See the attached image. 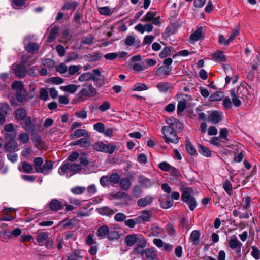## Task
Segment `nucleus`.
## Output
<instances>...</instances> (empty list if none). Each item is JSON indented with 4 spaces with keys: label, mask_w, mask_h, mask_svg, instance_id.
I'll return each mask as SVG.
<instances>
[{
    "label": "nucleus",
    "mask_w": 260,
    "mask_h": 260,
    "mask_svg": "<svg viewBox=\"0 0 260 260\" xmlns=\"http://www.w3.org/2000/svg\"><path fill=\"white\" fill-rule=\"evenodd\" d=\"M16 96L19 102H25L32 99L34 96H29L25 89H21L20 90L16 91Z\"/></svg>",
    "instance_id": "obj_9"
},
{
    "label": "nucleus",
    "mask_w": 260,
    "mask_h": 260,
    "mask_svg": "<svg viewBox=\"0 0 260 260\" xmlns=\"http://www.w3.org/2000/svg\"><path fill=\"white\" fill-rule=\"evenodd\" d=\"M25 4V0H12V6L14 9H19Z\"/></svg>",
    "instance_id": "obj_51"
},
{
    "label": "nucleus",
    "mask_w": 260,
    "mask_h": 260,
    "mask_svg": "<svg viewBox=\"0 0 260 260\" xmlns=\"http://www.w3.org/2000/svg\"><path fill=\"white\" fill-rule=\"evenodd\" d=\"M137 234L128 235L124 238V242L126 246H132L137 242Z\"/></svg>",
    "instance_id": "obj_30"
},
{
    "label": "nucleus",
    "mask_w": 260,
    "mask_h": 260,
    "mask_svg": "<svg viewBox=\"0 0 260 260\" xmlns=\"http://www.w3.org/2000/svg\"><path fill=\"white\" fill-rule=\"evenodd\" d=\"M22 233L21 230L19 228H16L12 231H6L4 233V234L7 235V237L8 238H11V237H18L21 235Z\"/></svg>",
    "instance_id": "obj_46"
},
{
    "label": "nucleus",
    "mask_w": 260,
    "mask_h": 260,
    "mask_svg": "<svg viewBox=\"0 0 260 260\" xmlns=\"http://www.w3.org/2000/svg\"><path fill=\"white\" fill-rule=\"evenodd\" d=\"M186 101L185 100L179 101L177 105V114L181 115V113L185 109L186 107Z\"/></svg>",
    "instance_id": "obj_49"
},
{
    "label": "nucleus",
    "mask_w": 260,
    "mask_h": 260,
    "mask_svg": "<svg viewBox=\"0 0 260 260\" xmlns=\"http://www.w3.org/2000/svg\"><path fill=\"white\" fill-rule=\"evenodd\" d=\"M164 135V138L166 143L177 144L179 142V138L175 131L171 127L164 126L161 130Z\"/></svg>",
    "instance_id": "obj_4"
},
{
    "label": "nucleus",
    "mask_w": 260,
    "mask_h": 260,
    "mask_svg": "<svg viewBox=\"0 0 260 260\" xmlns=\"http://www.w3.org/2000/svg\"><path fill=\"white\" fill-rule=\"evenodd\" d=\"M115 199H123L125 201H129L131 200V197L127 193L119 191L115 194Z\"/></svg>",
    "instance_id": "obj_38"
},
{
    "label": "nucleus",
    "mask_w": 260,
    "mask_h": 260,
    "mask_svg": "<svg viewBox=\"0 0 260 260\" xmlns=\"http://www.w3.org/2000/svg\"><path fill=\"white\" fill-rule=\"evenodd\" d=\"M155 14L152 11H148L147 14L145 15L142 19V21H145L146 22H150L153 19Z\"/></svg>",
    "instance_id": "obj_59"
},
{
    "label": "nucleus",
    "mask_w": 260,
    "mask_h": 260,
    "mask_svg": "<svg viewBox=\"0 0 260 260\" xmlns=\"http://www.w3.org/2000/svg\"><path fill=\"white\" fill-rule=\"evenodd\" d=\"M49 238V233L47 232H42L38 234L36 240L40 244V245L42 246L44 242Z\"/></svg>",
    "instance_id": "obj_32"
},
{
    "label": "nucleus",
    "mask_w": 260,
    "mask_h": 260,
    "mask_svg": "<svg viewBox=\"0 0 260 260\" xmlns=\"http://www.w3.org/2000/svg\"><path fill=\"white\" fill-rule=\"evenodd\" d=\"M119 185L122 189L125 191L128 190L131 186L129 179L128 178L121 179L119 182Z\"/></svg>",
    "instance_id": "obj_34"
},
{
    "label": "nucleus",
    "mask_w": 260,
    "mask_h": 260,
    "mask_svg": "<svg viewBox=\"0 0 260 260\" xmlns=\"http://www.w3.org/2000/svg\"><path fill=\"white\" fill-rule=\"evenodd\" d=\"M86 190L84 187L76 186L71 189V192L74 194H82Z\"/></svg>",
    "instance_id": "obj_57"
},
{
    "label": "nucleus",
    "mask_w": 260,
    "mask_h": 260,
    "mask_svg": "<svg viewBox=\"0 0 260 260\" xmlns=\"http://www.w3.org/2000/svg\"><path fill=\"white\" fill-rule=\"evenodd\" d=\"M192 191V188L187 187L183 189L181 194L182 201L188 205L191 211H193L197 206L195 198L191 195Z\"/></svg>",
    "instance_id": "obj_3"
},
{
    "label": "nucleus",
    "mask_w": 260,
    "mask_h": 260,
    "mask_svg": "<svg viewBox=\"0 0 260 260\" xmlns=\"http://www.w3.org/2000/svg\"><path fill=\"white\" fill-rule=\"evenodd\" d=\"M100 183L101 186L104 187H108L111 183H114V174L110 175H105L102 176L100 179Z\"/></svg>",
    "instance_id": "obj_12"
},
{
    "label": "nucleus",
    "mask_w": 260,
    "mask_h": 260,
    "mask_svg": "<svg viewBox=\"0 0 260 260\" xmlns=\"http://www.w3.org/2000/svg\"><path fill=\"white\" fill-rule=\"evenodd\" d=\"M39 98L41 100L47 101L49 99L48 91L45 88H42L40 90Z\"/></svg>",
    "instance_id": "obj_54"
},
{
    "label": "nucleus",
    "mask_w": 260,
    "mask_h": 260,
    "mask_svg": "<svg viewBox=\"0 0 260 260\" xmlns=\"http://www.w3.org/2000/svg\"><path fill=\"white\" fill-rule=\"evenodd\" d=\"M201 233L199 230H194L190 234L189 240L192 242V245L197 246L199 244Z\"/></svg>",
    "instance_id": "obj_17"
},
{
    "label": "nucleus",
    "mask_w": 260,
    "mask_h": 260,
    "mask_svg": "<svg viewBox=\"0 0 260 260\" xmlns=\"http://www.w3.org/2000/svg\"><path fill=\"white\" fill-rule=\"evenodd\" d=\"M5 149L8 152H14L18 150V144L13 139L9 140L5 143Z\"/></svg>",
    "instance_id": "obj_19"
},
{
    "label": "nucleus",
    "mask_w": 260,
    "mask_h": 260,
    "mask_svg": "<svg viewBox=\"0 0 260 260\" xmlns=\"http://www.w3.org/2000/svg\"><path fill=\"white\" fill-rule=\"evenodd\" d=\"M142 214L137 217V220L139 223L148 222L152 216V212L149 210H144L142 212Z\"/></svg>",
    "instance_id": "obj_18"
},
{
    "label": "nucleus",
    "mask_w": 260,
    "mask_h": 260,
    "mask_svg": "<svg viewBox=\"0 0 260 260\" xmlns=\"http://www.w3.org/2000/svg\"><path fill=\"white\" fill-rule=\"evenodd\" d=\"M10 110V107L8 103H2L0 104V113L2 114H3L4 116L8 114V112Z\"/></svg>",
    "instance_id": "obj_48"
},
{
    "label": "nucleus",
    "mask_w": 260,
    "mask_h": 260,
    "mask_svg": "<svg viewBox=\"0 0 260 260\" xmlns=\"http://www.w3.org/2000/svg\"><path fill=\"white\" fill-rule=\"evenodd\" d=\"M89 137L88 131L85 129H78L75 130L73 133L71 134L70 137L72 139L77 138L80 137Z\"/></svg>",
    "instance_id": "obj_22"
},
{
    "label": "nucleus",
    "mask_w": 260,
    "mask_h": 260,
    "mask_svg": "<svg viewBox=\"0 0 260 260\" xmlns=\"http://www.w3.org/2000/svg\"><path fill=\"white\" fill-rule=\"evenodd\" d=\"M18 140L20 143L26 144L29 140V136L26 133H23L19 135Z\"/></svg>",
    "instance_id": "obj_53"
},
{
    "label": "nucleus",
    "mask_w": 260,
    "mask_h": 260,
    "mask_svg": "<svg viewBox=\"0 0 260 260\" xmlns=\"http://www.w3.org/2000/svg\"><path fill=\"white\" fill-rule=\"evenodd\" d=\"M221 113L218 111H212L208 115V120L210 121L213 124H218L221 120Z\"/></svg>",
    "instance_id": "obj_13"
},
{
    "label": "nucleus",
    "mask_w": 260,
    "mask_h": 260,
    "mask_svg": "<svg viewBox=\"0 0 260 260\" xmlns=\"http://www.w3.org/2000/svg\"><path fill=\"white\" fill-rule=\"evenodd\" d=\"M133 195L135 198H139L141 196L142 191L139 185L135 186L132 190Z\"/></svg>",
    "instance_id": "obj_62"
},
{
    "label": "nucleus",
    "mask_w": 260,
    "mask_h": 260,
    "mask_svg": "<svg viewBox=\"0 0 260 260\" xmlns=\"http://www.w3.org/2000/svg\"><path fill=\"white\" fill-rule=\"evenodd\" d=\"M202 38H204V35L202 26L197 27L196 30L190 36V39L193 41H197Z\"/></svg>",
    "instance_id": "obj_24"
},
{
    "label": "nucleus",
    "mask_w": 260,
    "mask_h": 260,
    "mask_svg": "<svg viewBox=\"0 0 260 260\" xmlns=\"http://www.w3.org/2000/svg\"><path fill=\"white\" fill-rule=\"evenodd\" d=\"M171 54V48L169 47H165L159 53V57L161 58H164L170 55Z\"/></svg>",
    "instance_id": "obj_63"
},
{
    "label": "nucleus",
    "mask_w": 260,
    "mask_h": 260,
    "mask_svg": "<svg viewBox=\"0 0 260 260\" xmlns=\"http://www.w3.org/2000/svg\"><path fill=\"white\" fill-rule=\"evenodd\" d=\"M48 206L50 210L57 211L62 209L63 204L57 199H52L49 203Z\"/></svg>",
    "instance_id": "obj_14"
},
{
    "label": "nucleus",
    "mask_w": 260,
    "mask_h": 260,
    "mask_svg": "<svg viewBox=\"0 0 260 260\" xmlns=\"http://www.w3.org/2000/svg\"><path fill=\"white\" fill-rule=\"evenodd\" d=\"M230 91L231 96H236L242 100H246L247 99L248 90L243 86L240 85L237 89H232Z\"/></svg>",
    "instance_id": "obj_5"
},
{
    "label": "nucleus",
    "mask_w": 260,
    "mask_h": 260,
    "mask_svg": "<svg viewBox=\"0 0 260 260\" xmlns=\"http://www.w3.org/2000/svg\"><path fill=\"white\" fill-rule=\"evenodd\" d=\"M212 56L213 58L216 60L224 62L226 60V57L224 55L222 51H217L215 53L212 54Z\"/></svg>",
    "instance_id": "obj_39"
},
{
    "label": "nucleus",
    "mask_w": 260,
    "mask_h": 260,
    "mask_svg": "<svg viewBox=\"0 0 260 260\" xmlns=\"http://www.w3.org/2000/svg\"><path fill=\"white\" fill-rule=\"evenodd\" d=\"M185 148L187 152L191 155L197 156L198 153L195 147L189 141L188 138H187L185 141Z\"/></svg>",
    "instance_id": "obj_26"
},
{
    "label": "nucleus",
    "mask_w": 260,
    "mask_h": 260,
    "mask_svg": "<svg viewBox=\"0 0 260 260\" xmlns=\"http://www.w3.org/2000/svg\"><path fill=\"white\" fill-rule=\"evenodd\" d=\"M251 255L256 260L260 259V250L255 246H252Z\"/></svg>",
    "instance_id": "obj_64"
},
{
    "label": "nucleus",
    "mask_w": 260,
    "mask_h": 260,
    "mask_svg": "<svg viewBox=\"0 0 260 260\" xmlns=\"http://www.w3.org/2000/svg\"><path fill=\"white\" fill-rule=\"evenodd\" d=\"M93 148L99 151L112 153L114 152V146L111 145H106L102 142L95 143L92 145Z\"/></svg>",
    "instance_id": "obj_6"
},
{
    "label": "nucleus",
    "mask_w": 260,
    "mask_h": 260,
    "mask_svg": "<svg viewBox=\"0 0 260 260\" xmlns=\"http://www.w3.org/2000/svg\"><path fill=\"white\" fill-rule=\"evenodd\" d=\"M222 186L227 194L231 196L232 194V185L229 180H225L222 183Z\"/></svg>",
    "instance_id": "obj_42"
},
{
    "label": "nucleus",
    "mask_w": 260,
    "mask_h": 260,
    "mask_svg": "<svg viewBox=\"0 0 260 260\" xmlns=\"http://www.w3.org/2000/svg\"><path fill=\"white\" fill-rule=\"evenodd\" d=\"M82 167L80 164H72L69 162H63L58 169V173L62 176L69 178L81 171Z\"/></svg>",
    "instance_id": "obj_2"
},
{
    "label": "nucleus",
    "mask_w": 260,
    "mask_h": 260,
    "mask_svg": "<svg viewBox=\"0 0 260 260\" xmlns=\"http://www.w3.org/2000/svg\"><path fill=\"white\" fill-rule=\"evenodd\" d=\"M152 201L153 197L150 196H147L145 198L139 199L137 202V204L139 207H144L150 205Z\"/></svg>",
    "instance_id": "obj_20"
},
{
    "label": "nucleus",
    "mask_w": 260,
    "mask_h": 260,
    "mask_svg": "<svg viewBox=\"0 0 260 260\" xmlns=\"http://www.w3.org/2000/svg\"><path fill=\"white\" fill-rule=\"evenodd\" d=\"M12 88L16 90V91L24 89L23 83L21 81H15L12 85Z\"/></svg>",
    "instance_id": "obj_58"
},
{
    "label": "nucleus",
    "mask_w": 260,
    "mask_h": 260,
    "mask_svg": "<svg viewBox=\"0 0 260 260\" xmlns=\"http://www.w3.org/2000/svg\"><path fill=\"white\" fill-rule=\"evenodd\" d=\"M78 5V3L76 1H71L66 3L62 7L63 10H69L73 9L74 10Z\"/></svg>",
    "instance_id": "obj_41"
},
{
    "label": "nucleus",
    "mask_w": 260,
    "mask_h": 260,
    "mask_svg": "<svg viewBox=\"0 0 260 260\" xmlns=\"http://www.w3.org/2000/svg\"><path fill=\"white\" fill-rule=\"evenodd\" d=\"M21 166H18V170L21 172H25L26 173H31L33 171V167L29 163L24 161L21 162Z\"/></svg>",
    "instance_id": "obj_23"
},
{
    "label": "nucleus",
    "mask_w": 260,
    "mask_h": 260,
    "mask_svg": "<svg viewBox=\"0 0 260 260\" xmlns=\"http://www.w3.org/2000/svg\"><path fill=\"white\" fill-rule=\"evenodd\" d=\"M161 206L164 209H168L172 206L174 203L173 200L170 198L169 196H167L165 199L159 200Z\"/></svg>",
    "instance_id": "obj_29"
},
{
    "label": "nucleus",
    "mask_w": 260,
    "mask_h": 260,
    "mask_svg": "<svg viewBox=\"0 0 260 260\" xmlns=\"http://www.w3.org/2000/svg\"><path fill=\"white\" fill-rule=\"evenodd\" d=\"M139 182L143 187L145 188H149L152 185L151 180L142 176L139 177Z\"/></svg>",
    "instance_id": "obj_40"
},
{
    "label": "nucleus",
    "mask_w": 260,
    "mask_h": 260,
    "mask_svg": "<svg viewBox=\"0 0 260 260\" xmlns=\"http://www.w3.org/2000/svg\"><path fill=\"white\" fill-rule=\"evenodd\" d=\"M229 245L232 249H236L242 247V243L237 239L236 236L235 238L231 239L229 241Z\"/></svg>",
    "instance_id": "obj_37"
},
{
    "label": "nucleus",
    "mask_w": 260,
    "mask_h": 260,
    "mask_svg": "<svg viewBox=\"0 0 260 260\" xmlns=\"http://www.w3.org/2000/svg\"><path fill=\"white\" fill-rule=\"evenodd\" d=\"M9 74L8 73H2L0 74V90H4L8 83Z\"/></svg>",
    "instance_id": "obj_31"
},
{
    "label": "nucleus",
    "mask_w": 260,
    "mask_h": 260,
    "mask_svg": "<svg viewBox=\"0 0 260 260\" xmlns=\"http://www.w3.org/2000/svg\"><path fill=\"white\" fill-rule=\"evenodd\" d=\"M79 57V55L77 52H72L69 53L67 54L66 57V61L69 62L72 60H75L77 59Z\"/></svg>",
    "instance_id": "obj_56"
},
{
    "label": "nucleus",
    "mask_w": 260,
    "mask_h": 260,
    "mask_svg": "<svg viewBox=\"0 0 260 260\" xmlns=\"http://www.w3.org/2000/svg\"><path fill=\"white\" fill-rule=\"evenodd\" d=\"M14 73L19 77H24L27 74L26 67L23 64H17L14 69Z\"/></svg>",
    "instance_id": "obj_16"
},
{
    "label": "nucleus",
    "mask_w": 260,
    "mask_h": 260,
    "mask_svg": "<svg viewBox=\"0 0 260 260\" xmlns=\"http://www.w3.org/2000/svg\"><path fill=\"white\" fill-rule=\"evenodd\" d=\"M219 137H213L210 141V143L217 147H221V143H225V141L220 140Z\"/></svg>",
    "instance_id": "obj_52"
},
{
    "label": "nucleus",
    "mask_w": 260,
    "mask_h": 260,
    "mask_svg": "<svg viewBox=\"0 0 260 260\" xmlns=\"http://www.w3.org/2000/svg\"><path fill=\"white\" fill-rule=\"evenodd\" d=\"M157 88L160 91L166 92L169 89V84L167 82H159L157 85Z\"/></svg>",
    "instance_id": "obj_55"
},
{
    "label": "nucleus",
    "mask_w": 260,
    "mask_h": 260,
    "mask_svg": "<svg viewBox=\"0 0 260 260\" xmlns=\"http://www.w3.org/2000/svg\"><path fill=\"white\" fill-rule=\"evenodd\" d=\"M109 229L106 225L100 226L97 230L96 235L101 238H103L108 233Z\"/></svg>",
    "instance_id": "obj_33"
},
{
    "label": "nucleus",
    "mask_w": 260,
    "mask_h": 260,
    "mask_svg": "<svg viewBox=\"0 0 260 260\" xmlns=\"http://www.w3.org/2000/svg\"><path fill=\"white\" fill-rule=\"evenodd\" d=\"M27 112L24 108H18L14 112V118L17 121L24 120L27 117Z\"/></svg>",
    "instance_id": "obj_10"
},
{
    "label": "nucleus",
    "mask_w": 260,
    "mask_h": 260,
    "mask_svg": "<svg viewBox=\"0 0 260 260\" xmlns=\"http://www.w3.org/2000/svg\"><path fill=\"white\" fill-rule=\"evenodd\" d=\"M223 98V92H215L212 94L209 98L210 102H214L220 101Z\"/></svg>",
    "instance_id": "obj_43"
},
{
    "label": "nucleus",
    "mask_w": 260,
    "mask_h": 260,
    "mask_svg": "<svg viewBox=\"0 0 260 260\" xmlns=\"http://www.w3.org/2000/svg\"><path fill=\"white\" fill-rule=\"evenodd\" d=\"M92 77V74L91 73L87 72L82 74L79 77V81L81 82L88 81L91 79Z\"/></svg>",
    "instance_id": "obj_60"
},
{
    "label": "nucleus",
    "mask_w": 260,
    "mask_h": 260,
    "mask_svg": "<svg viewBox=\"0 0 260 260\" xmlns=\"http://www.w3.org/2000/svg\"><path fill=\"white\" fill-rule=\"evenodd\" d=\"M94 236L92 234H89L87 236L86 240V243L89 245H94L98 244L95 239L93 238Z\"/></svg>",
    "instance_id": "obj_61"
},
{
    "label": "nucleus",
    "mask_w": 260,
    "mask_h": 260,
    "mask_svg": "<svg viewBox=\"0 0 260 260\" xmlns=\"http://www.w3.org/2000/svg\"><path fill=\"white\" fill-rule=\"evenodd\" d=\"M35 146L39 149H45L46 145L44 142L42 140L41 137L39 135H36L32 138Z\"/></svg>",
    "instance_id": "obj_21"
},
{
    "label": "nucleus",
    "mask_w": 260,
    "mask_h": 260,
    "mask_svg": "<svg viewBox=\"0 0 260 260\" xmlns=\"http://www.w3.org/2000/svg\"><path fill=\"white\" fill-rule=\"evenodd\" d=\"M166 122L174 131L176 129L182 131L183 129V124L176 118L174 117L168 118L166 119Z\"/></svg>",
    "instance_id": "obj_8"
},
{
    "label": "nucleus",
    "mask_w": 260,
    "mask_h": 260,
    "mask_svg": "<svg viewBox=\"0 0 260 260\" xmlns=\"http://www.w3.org/2000/svg\"><path fill=\"white\" fill-rule=\"evenodd\" d=\"M58 32V28L56 26L54 27L51 30L48 35V39L49 42H52L56 38Z\"/></svg>",
    "instance_id": "obj_50"
},
{
    "label": "nucleus",
    "mask_w": 260,
    "mask_h": 260,
    "mask_svg": "<svg viewBox=\"0 0 260 260\" xmlns=\"http://www.w3.org/2000/svg\"><path fill=\"white\" fill-rule=\"evenodd\" d=\"M34 165L37 173L47 175L52 172L54 162L46 160L44 163V159L42 157H38L34 159Z\"/></svg>",
    "instance_id": "obj_1"
},
{
    "label": "nucleus",
    "mask_w": 260,
    "mask_h": 260,
    "mask_svg": "<svg viewBox=\"0 0 260 260\" xmlns=\"http://www.w3.org/2000/svg\"><path fill=\"white\" fill-rule=\"evenodd\" d=\"M96 210L102 215L111 216L113 213V210L107 206L97 208Z\"/></svg>",
    "instance_id": "obj_35"
},
{
    "label": "nucleus",
    "mask_w": 260,
    "mask_h": 260,
    "mask_svg": "<svg viewBox=\"0 0 260 260\" xmlns=\"http://www.w3.org/2000/svg\"><path fill=\"white\" fill-rule=\"evenodd\" d=\"M24 122L22 124V127L26 131H32L34 129V124L30 117H27L25 119Z\"/></svg>",
    "instance_id": "obj_27"
},
{
    "label": "nucleus",
    "mask_w": 260,
    "mask_h": 260,
    "mask_svg": "<svg viewBox=\"0 0 260 260\" xmlns=\"http://www.w3.org/2000/svg\"><path fill=\"white\" fill-rule=\"evenodd\" d=\"M136 240V243H137V246L141 247V248H144L146 246V240L142 235H137Z\"/></svg>",
    "instance_id": "obj_47"
},
{
    "label": "nucleus",
    "mask_w": 260,
    "mask_h": 260,
    "mask_svg": "<svg viewBox=\"0 0 260 260\" xmlns=\"http://www.w3.org/2000/svg\"><path fill=\"white\" fill-rule=\"evenodd\" d=\"M25 49L28 52L34 53L38 51L39 46L35 43H30L25 46Z\"/></svg>",
    "instance_id": "obj_45"
},
{
    "label": "nucleus",
    "mask_w": 260,
    "mask_h": 260,
    "mask_svg": "<svg viewBox=\"0 0 260 260\" xmlns=\"http://www.w3.org/2000/svg\"><path fill=\"white\" fill-rule=\"evenodd\" d=\"M180 26V25L179 23L177 21L170 24L166 28L165 34L167 35V37H169L171 35L174 34Z\"/></svg>",
    "instance_id": "obj_11"
},
{
    "label": "nucleus",
    "mask_w": 260,
    "mask_h": 260,
    "mask_svg": "<svg viewBox=\"0 0 260 260\" xmlns=\"http://www.w3.org/2000/svg\"><path fill=\"white\" fill-rule=\"evenodd\" d=\"M198 149L199 153L204 156L207 157L211 156V151L208 147L201 144H199Z\"/></svg>",
    "instance_id": "obj_28"
},
{
    "label": "nucleus",
    "mask_w": 260,
    "mask_h": 260,
    "mask_svg": "<svg viewBox=\"0 0 260 260\" xmlns=\"http://www.w3.org/2000/svg\"><path fill=\"white\" fill-rule=\"evenodd\" d=\"M96 93V90L91 84H85L83 85L82 89L79 92L80 96H92Z\"/></svg>",
    "instance_id": "obj_7"
},
{
    "label": "nucleus",
    "mask_w": 260,
    "mask_h": 260,
    "mask_svg": "<svg viewBox=\"0 0 260 260\" xmlns=\"http://www.w3.org/2000/svg\"><path fill=\"white\" fill-rule=\"evenodd\" d=\"M146 257L149 260H154L157 258V254L153 248H148L144 250Z\"/></svg>",
    "instance_id": "obj_25"
},
{
    "label": "nucleus",
    "mask_w": 260,
    "mask_h": 260,
    "mask_svg": "<svg viewBox=\"0 0 260 260\" xmlns=\"http://www.w3.org/2000/svg\"><path fill=\"white\" fill-rule=\"evenodd\" d=\"M172 68L171 67H166L162 66L157 68L156 72V75L161 76L163 75L168 76L171 74Z\"/></svg>",
    "instance_id": "obj_15"
},
{
    "label": "nucleus",
    "mask_w": 260,
    "mask_h": 260,
    "mask_svg": "<svg viewBox=\"0 0 260 260\" xmlns=\"http://www.w3.org/2000/svg\"><path fill=\"white\" fill-rule=\"evenodd\" d=\"M79 145L80 147L88 148L90 146L89 137H85L78 140Z\"/></svg>",
    "instance_id": "obj_44"
},
{
    "label": "nucleus",
    "mask_w": 260,
    "mask_h": 260,
    "mask_svg": "<svg viewBox=\"0 0 260 260\" xmlns=\"http://www.w3.org/2000/svg\"><path fill=\"white\" fill-rule=\"evenodd\" d=\"M79 87V86L74 84H70L66 86H60V88L63 91L68 92L70 93H73L77 91Z\"/></svg>",
    "instance_id": "obj_36"
}]
</instances>
